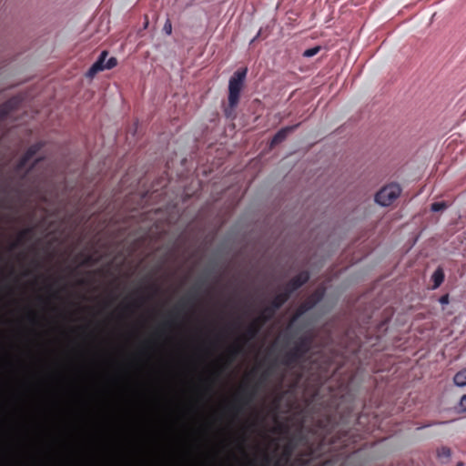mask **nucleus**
Instances as JSON below:
<instances>
[{
  "mask_svg": "<svg viewBox=\"0 0 466 466\" xmlns=\"http://www.w3.org/2000/svg\"><path fill=\"white\" fill-rule=\"evenodd\" d=\"M40 147V145H34L33 147H31L27 151L26 153L25 154V156L23 157V158L21 159V162L18 166V168H22L24 167H25L29 162H33L34 164L35 162H37L40 157H35L33 158L34 155L36 153V151L39 149Z\"/></svg>",
  "mask_w": 466,
  "mask_h": 466,
  "instance_id": "nucleus-4",
  "label": "nucleus"
},
{
  "mask_svg": "<svg viewBox=\"0 0 466 466\" xmlns=\"http://www.w3.org/2000/svg\"><path fill=\"white\" fill-rule=\"evenodd\" d=\"M163 31L167 35H170L172 34V24L168 18L165 21Z\"/></svg>",
  "mask_w": 466,
  "mask_h": 466,
  "instance_id": "nucleus-11",
  "label": "nucleus"
},
{
  "mask_svg": "<svg viewBox=\"0 0 466 466\" xmlns=\"http://www.w3.org/2000/svg\"><path fill=\"white\" fill-rule=\"evenodd\" d=\"M309 278V276L307 272H303V273H300L299 275H298L290 283L291 289L293 290V289H296L299 287H300L302 284L307 282Z\"/></svg>",
  "mask_w": 466,
  "mask_h": 466,
  "instance_id": "nucleus-6",
  "label": "nucleus"
},
{
  "mask_svg": "<svg viewBox=\"0 0 466 466\" xmlns=\"http://www.w3.org/2000/svg\"><path fill=\"white\" fill-rule=\"evenodd\" d=\"M432 280L434 282V289L441 286V284L444 280V273H443L442 269L438 268L433 272Z\"/></svg>",
  "mask_w": 466,
  "mask_h": 466,
  "instance_id": "nucleus-8",
  "label": "nucleus"
},
{
  "mask_svg": "<svg viewBox=\"0 0 466 466\" xmlns=\"http://www.w3.org/2000/svg\"><path fill=\"white\" fill-rule=\"evenodd\" d=\"M281 302H282V301H280V302H277L275 306H276V307H279V305L281 304Z\"/></svg>",
  "mask_w": 466,
  "mask_h": 466,
  "instance_id": "nucleus-16",
  "label": "nucleus"
},
{
  "mask_svg": "<svg viewBox=\"0 0 466 466\" xmlns=\"http://www.w3.org/2000/svg\"><path fill=\"white\" fill-rule=\"evenodd\" d=\"M319 50H320L319 46H314V47L306 49L303 52V56L304 57H312V56H316L319 52Z\"/></svg>",
  "mask_w": 466,
  "mask_h": 466,
  "instance_id": "nucleus-9",
  "label": "nucleus"
},
{
  "mask_svg": "<svg viewBox=\"0 0 466 466\" xmlns=\"http://www.w3.org/2000/svg\"><path fill=\"white\" fill-rule=\"evenodd\" d=\"M458 466H462V463H460Z\"/></svg>",
  "mask_w": 466,
  "mask_h": 466,
  "instance_id": "nucleus-18",
  "label": "nucleus"
},
{
  "mask_svg": "<svg viewBox=\"0 0 466 466\" xmlns=\"http://www.w3.org/2000/svg\"><path fill=\"white\" fill-rule=\"evenodd\" d=\"M400 192L401 189L398 184L387 185L375 195V201L381 207H388L399 198Z\"/></svg>",
  "mask_w": 466,
  "mask_h": 466,
  "instance_id": "nucleus-2",
  "label": "nucleus"
},
{
  "mask_svg": "<svg viewBox=\"0 0 466 466\" xmlns=\"http://www.w3.org/2000/svg\"><path fill=\"white\" fill-rule=\"evenodd\" d=\"M297 127L298 125H295L291 127H286L279 130L277 134L273 137L271 140V145H276L278 143L282 142L286 138L288 133L293 131Z\"/></svg>",
  "mask_w": 466,
  "mask_h": 466,
  "instance_id": "nucleus-5",
  "label": "nucleus"
},
{
  "mask_svg": "<svg viewBox=\"0 0 466 466\" xmlns=\"http://www.w3.org/2000/svg\"><path fill=\"white\" fill-rule=\"evenodd\" d=\"M453 381L454 384L458 387L466 386V368L455 374Z\"/></svg>",
  "mask_w": 466,
  "mask_h": 466,
  "instance_id": "nucleus-7",
  "label": "nucleus"
},
{
  "mask_svg": "<svg viewBox=\"0 0 466 466\" xmlns=\"http://www.w3.org/2000/svg\"><path fill=\"white\" fill-rule=\"evenodd\" d=\"M439 302L441 304V305H446L449 303V296L446 294V295H443L439 299Z\"/></svg>",
  "mask_w": 466,
  "mask_h": 466,
  "instance_id": "nucleus-14",
  "label": "nucleus"
},
{
  "mask_svg": "<svg viewBox=\"0 0 466 466\" xmlns=\"http://www.w3.org/2000/svg\"><path fill=\"white\" fill-rule=\"evenodd\" d=\"M248 69L246 67L239 69L234 73L228 81V107L225 110V115L230 116L237 107L239 100L241 89L247 76Z\"/></svg>",
  "mask_w": 466,
  "mask_h": 466,
  "instance_id": "nucleus-1",
  "label": "nucleus"
},
{
  "mask_svg": "<svg viewBox=\"0 0 466 466\" xmlns=\"http://www.w3.org/2000/svg\"><path fill=\"white\" fill-rule=\"evenodd\" d=\"M439 457H451V450L449 448H441V451L438 453Z\"/></svg>",
  "mask_w": 466,
  "mask_h": 466,
  "instance_id": "nucleus-13",
  "label": "nucleus"
},
{
  "mask_svg": "<svg viewBox=\"0 0 466 466\" xmlns=\"http://www.w3.org/2000/svg\"><path fill=\"white\" fill-rule=\"evenodd\" d=\"M458 408L461 412L466 411V394L461 396L458 403Z\"/></svg>",
  "mask_w": 466,
  "mask_h": 466,
  "instance_id": "nucleus-12",
  "label": "nucleus"
},
{
  "mask_svg": "<svg viewBox=\"0 0 466 466\" xmlns=\"http://www.w3.org/2000/svg\"><path fill=\"white\" fill-rule=\"evenodd\" d=\"M106 56L107 52L103 51L96 61L86 73V77L93 78L98 72L104 71L106 69H111L116 66L117 61L115 57L111 56L106 59Z\"/></svg>",
  "mask_w": 466,
  "mask_h": 466,
  "instance_id": "nucleus-3",
  "label": "nucleus"
},
{
  "mask_svg": "<svg viewBox=\"0 0 466 466\" xmlns=\"http://www.w3.org/2000/svg\"><path fill=\"white\" fill-rule=\"evenodd\" d=\"M447 208V205L445 202H435L432 203L431 206V210L432 212H439L441 210H444Z\"/></svg>",
  "mask_w": 466,
  "mask_h": 466,
  "instance_id": "nucleus-10",
  "label": "nucleus"
},
{
  "mask_svg": "<svg viewBox=\"0 0 466 466\" xmlns=\"http://www.w3.org/2000/svg\"><path fill=\"white\" fill-rule=\"evenodd\" d=\"M445 422H437V424H444ZM432 425H436V423H431V424H427V425H423V426H420V427H418V430H421V429H424V428H427V427H430V426H432Z\"/></svg>",
  "mask_w": 466,
  "mask_h": 466,
  "instance_id": "nucleus-15",
  "label": "nucleus"
},
{
  "mask_svg": "<svg viewBox=\"0 0 466 466\" xmlns=\"http://www.w3.org/2000/svg\"><path fill=\"white\" fill-rule=\"evenodd\" d=\"M258 35H259V33H258ZM258 35L255 36V38H254V39H252V41H251V42H253V41H255L256 39H258Z\"/></svg>",
  "mask_w": 466,
  "mask_h": 466,
  "instance_id": "nucleus-17",
  "label": "nucleus"
}]
</instances>
